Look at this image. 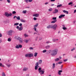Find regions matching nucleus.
Masks as SVG:
<instances>
[{
	"label": "nucleus",
	"mask_w": 76,
	"mask_h": 76,
	"mask_svg": "<svg viewBox=\"0 0 76 76\" xmlns=\"http://www.w3.org/2000/svg\"><path fill=\"white\" fill-rule=\"evenodd\" d=\"M52 28L54 29V30H56V28H57V25L56 24H55L53 26L52 25Z\"/></svg>",
	"instance_id": "nucleus-5"
},
{
	"label": "nucleus",
	"mask_w": 76,
	"mask_h": 76,
	"mask_svg": "<svg viewBox=\"0 0 76 76\" xmlns=\"http://www.w3.org/2000/svg\"><path fill=\"white\" fill-rule=\"evenodd\" d=\"M73 4V3L72 2H70L68 4L69 5H71V4Z\"/></svg>",
	"instance_id": "nucleus-47"
},
{
	"label": "nucleus",
	"mask_w": 76,
	"mask_h": 76,
	"mask_svg": "<svg viewBox=\"0 0 76 76\" xmlns=\"http://www.w3.org/2000/svg\"><path fill=\"white\" fill-rule=\"evenodd\" d=\"M67 61V59H66L64 60V61Z\"/></svg>",
	"instance_id": "nucleus-61"
},
{
	"label": "nucleus",
	"mask_w": 76,
	"mask_h": 76,
	"mask_svg": "<svg viewBox=\"0 0 76 76\" xmlns=\"http://www.w3.org/2000/svg\"><path fill=\"white\" fill-rule=\"evenodd\" d=\"M75 50V48H74L73 49H71V51H73V50Z\"/></svg>",
	"instance_id": "nucleus-48"
},
{
	"label": "nucleus",
	"mask_w": 76,
	"mask_h": 76,
	"mask_svg": "<svg viewBox=\"0 0 76 76\" xmlns=\"http://www.w3.org/2000/svg\"><path fill=\"white\" fill-rule=\"evenodd\" d=\"M8 67H9L10 66V65L6 64Z\"/></svg>",
	"instance_id": "nucleus-52"
},
{
	"label": "nucleus",
	"mask_w": 76,
	"mask_h": 76,
	"mask_svg": "<svg viewBox=\"0 0 76 76\" xmlns=\"http://www.w3.org/2000/svg\"><path fill=\"white\" fill-rule=\"evenodd\" d=\"M52 41L53 42H56V41H58V39H52Z\"/></svg>",
	"instance_id": "nucleus-11"
},
{
	"label": "nucleus",
	"mask_w": 76,
	"mask_h": 76,
	"mask_svg": "<svg viewBox=\"0 0 76 76\" xmlns=\"http://www.w3.org/2000/svg\"><path fill=\"white\" fill-rule=\"evenodd\" d=\"M28 70V67H25L23 68V71H26Z\"/></svg>",
	"instance_id": "nucleus-13"
},
{
	"label": "nucleus",
	"mask_w": 76,
	"mask_h": 76,
	"mask_svg": "<svg viewBox=\"0 0 76 76\" xmlns=\"http://www.w3.org/2000/svg\"><path fill=\"white\" fill-rule=\"evenodd\" d=\"M34 20H37V18L35 17H34L33 18Z\"/></svg>",
	"instance_id": "nucleus-49"
},
{
	"label": "nucleus",
	"mask_w": 76,
	"mask_h": 76,
	"mask_svg": "<svg viewBox=\"0 0 76 76\" xmlns=\"http://www.w3.org/2000/svg\"><path fill=\"white\" fill-rule=\"evenodd\" d=\"M61 15L62 18L64 17L65 16V15Z\"/></svg>",
	"instance_id": "nucleus-44"
},
{
	"label": "nucleus",
	"mask_w": 76,
	"mask_h": 76,
	"mask_svg": "<svg viewBox=\"0 0 76 76\" xmlns=\"http://www.w3.org/2000/svg\"><path fill=\"white\" fill-rule=\"evenodd\" d=\"M38 66H35V70H37L38 69Z\"/></svg>",
	"instance_id": "nucleus-39"
},
{
	"label": "nucleus",
	"mask_w": 76,
	"mask_h": 76,
	"mask_svg": "<svg viewBox=\"0 0 76 76\" xmlns=\"http://www.w3.org/2000/svg\"><path fill=\"white\" fill-rule=\"evenodd\" d=\"M38 66H39V63H38V62H37L36 64V66L38 67Z\"/></svg>",
	"instance_id": "nucleus-29"
},
{
	"label": "nucleus",
	"mask_w": 76,
	"mask_h": 76,
	"mask_svg": "<svg viewBox=\"0 0 76 76\" xmlns=\"http://www.w3.org/2000/svg\"><path fill=\"white\" fill-rule=\"evenodd\" d=\"M5 15L7 17H9V16H11L12 15V14L11 13L9 14L7 12H5Z\"/></svg>",
	"instance_id": "nucleus-3"
},
{
	"label": "nucleus",
	"mask_w": 76,
	"mask_h": 76,
	"mask_svg": "<svg viewBox=\"0 0 76 76\" xmlns=\"http://www.w3.org/2000/svg\"><path fill=\"white\" fill-rule=\"evenodd\" d=\"M62 6V4H60V5H58L57 6V8L60 7H61V6Z\"/></svg>",
	"instance_id": "nucleus-28"
},
{
	"label": "nucleus",
	"mask_w": 76,
	"mask_h": 76,
	"mask_svg": "<svg viewBox=\"0 0 76 76\" xmlns=\"http://www.w3.org/2000/svg\"><path fill=\"white\" fill-rule=\"evenodd\" d=\"M13 32V30H10L7 31V34L9 36H12V33Z\"/></svg>",
	"instance_id": "nucleus-2"
},
{
	"label": "nucleus",
	"mask_w": 76,
	"mask_h": 76,
	"mask_svg": "<svg viewBox=\"0 0 76 76\" xmlns=\"http://www.w3.org/2000/svg\"><path fill=\"white\" fill-rule=\"evenodd\" d=\"M29 2H32V0H28Z\"/></svg>",
	"instance_id": "nucleus-60"
},
{
	"label": "nucleus",
	"mask_w": 76,
	"mask_h": 76,
	"mask_svg": "<svg viewBox=\"0 0 76 76\" xmlns=\"http://www.w3.org/2000/svg\"><path fill=\"white\" fill-rule=\"evenodd\" d=\"M15 48H16L19 49V45H16V46L15 47Z\"/></svg>",
	"instance_id": "nucleus-31"
},
{
	"label": "nucleus",
	"mask_w": 76,
	"mask_h": 76,
	"mask_svg": "<svg viewBox=\"0 0 76 76\" xmlns=\"http://www.w3.org/2000/svg\"><path fill=\"white\" fill-rule=\"evenodd\" d=\"M48 4V2H47L45 3V5Z\"/></svg>",
	"instance_id": "nucleus-59"
},
{
	"label": "nucleus",
	"mask_w": 76,
	"mask_h": 76,
	"mask_svg": "<svg viewBox=\"0 0 76 76\" xmlns=\"http://www.w3.org/2000/svg\"><path fill=\"white\" fill-rule=\"evenodd\" d=\"M46 52H47V50H44L43 51V53H45Z\"/></svg>",
	"instance_id": "nucleus-41"
},
{
	"label": "nucleus",
	"mask_w": 76,
	"mask_h": 76,
	"mask_svg": "<svg viewBox=\"0 0 76 76\" xmlns=\"http://www.w3.org/2000/svg\"><path fill=\"white\" fill-rule=\"evenodd\" d=\"M19 25V23H15L14 24V26H17V25Z\"/></svg>",
	"instance_id": "nucleus-36"
},
{
	"label": "nucleus",
	"mask_w": 76,
	"mask_h": 76,
	"mask_svg": "<svg viewBox=\"0 0 76 76\" xmlns=\"http://www.w3.org/2000/svg\"><path fill=\"white\" fill-rule=\"evenodd\" d=\"M45 70L44 69H43L42 70H41V72H42L40 73V75H43L44 73V72H45V71H44Z\"/></svg>",
	"instance_id": "nucleus-8"
},
{
	"label": "nucleus",
	"mask_w": 76,
	"mask_h": 76,
	"mask_svg": "<svg viewBox=\"0 0 76 76\" xmlns=\"http://www.w3.org/2000/svg\"><path fill=\"white\" fill-rule=\"evenodd\" d=\"M55 67H56V66H55V64H54V63L53 64V67H52L53 69H54V68H55Z\"/></svg>",
	"instance_id": "nucleus-21"
},
{
	"label": "nucleus",
	"mask_w": 76,
	"mask_h": 76,
	"mask_svg": "<svg viewBox=\"0 0 76 76\" xmlns=\"http://www.w3.org/2000/svg\"><path fill=\"white\" fill-rule=\"evenodd\" d=\"M17 28L18 29L19 31H22V29H23V27L22 26H21L19 27L18 26H17Z\"/></svg>",
	"instance_id": "nucleus-4"
},
{
	"label": "nucleus",
	"mask_w": 76,
	"mask_h": 76,
	"mask_svg": "<svg viewBox=\"0 0 76 76\" xmlns=\"http://www.w3.org/2000/svg\"><path fill=\"white\" fill-rule=\"evenodd\" d=\"M19 41L20 43H22V42H23V41H22V39H21L20 40H19Z\"/></svg>",
	"instance_id": "nucleus-32"
},
{
	"label": "nucleus",
	"mask_w": 76,
	"mask_h": 76,
	"mask_svg": "<svg viewBox=\"0 0 76 76\" xmlns=\"http://www.w3.org/2000/svg\"><path fill=\"white\" fill-rule=\"evenodd\" d=\"M57 22V20H54L51 22V23H55V22Z\"/></svg>",
	"instance_id": "nucleus-17"
},
{
	"label": "nucleus",
	"mask_w": 76,
	"mask_h": 76,
	"mask_svg": "<svg viewBox=\"0 0 76 76\" xmlns=\"http://www.w3.org/2000/svg\"><path fill=\"white\" fill-rule=\"evenodd\" d=\"M62 18V17H61V15L59 16V19H61V18Z\"/></svg>",
	"instance_id": "nucleus-56"
},
{
	"label": "nucleus",
	"mask_w": 76,
	"mask_h": 76,
	"mask_svg": "<svg viewBox=\"0 0 76 76\" xmlns=\"http://www.w3.org/2000/svg\"><path fill=\"white\" fill-rule=\"evenodd\" d=\"M38 26V23H37L35 25H34V28H37V26Z\"/></svg>",
	"instance_id": "nucleus-19"
},
{
	"label": "nucleus",
	"mask_w": 76,
	"mask_h": 76,
	"mask_svg": "<svg viewBox=\"0 0 76 76\" xmlns=\"http://www.w3.org/2000/svg\"><path fill=\"white\" fill-rule=\"evenodd\" d=\"M52 19L53 20H56V19H57V18L56 17H53V18Z\"/></svg>",
	"instance_id": "nucleus-38"
},
{
	"label": "nucleus",
	"mask_w": 76,
	"mask_h": 76,
	"mask_svg": "<svg viewBox=\"0 0 76 76\" xmlns=\"http://www.w3.org/2000/svg\"><path fill=\"white\" fill-rule=\"evenodd\" d=\"M41 69H42L41 68H39L38 69V71L39 73H41Z\"/></svg>",
	"instance_id": "nucleus-23"
},
{
	"label": "nucleus",
	"mask_w": 76,
	"mask_h": 76,
	"mask_svg": "<svg viewBox=\"0 0 76 76\" xmlns=\"http://www.w3.org/2000/svg\"><path fill=\"white\" fill-rule=\"evenodd\" d=\"M24 36L26 38V37H29V36L27 34H25L24 35Z\"/></svg>",
	"instance_id": "nucleus-22"
},
{
	"label": "nucleus",
	"mask_w": 76,
	"mask_h": 76,
	"mask_svg": "<svg viewBox=\"0 0 76 76\" xmlns=\"http://www.w3.org/2000/svg\"><path fill=\"white\" fill-rule=\"evenodd\" d=\"M39 40H42V38L40 37V38H39Z\"/></svg>",
	"instance_id": "nucleus-63"
},
{
	"label": "nucleus",
	"mask_w": 76,
	"mask_h": 76,
	"mask_svg": "<svg viewBox=\"0 0 76 76\" xmlns=\"http://www.w3.org/2000/svg\"><path fill=\"white\" fill-rule=\"evenodd\" d=\"M36 33H34V34H36V35H37V34H38L37 33H38V31H36Z\"/></svg>",
	"instance_id": "nucleus-51"
},
{
	"label": "nucleus",
	"mask_w": 76,
	"mask_h": 76,
	"mask_svg": "<svg viewBox=\"0 0 76 76\" xmlns=\"http://www.w3.org/2000/svg\"><path fill=\"white\" fill-rule=\"evenodd\" d=\"M34 56V54L33 53H29V57H31Z\"/></svg>",
	"instance_id": "nucleus-12"
},
{
	"label": "nucleus",
	"mask_w": 76,
	"mask_h": 76,
	"mask_svg": "<svg viewBox=\"0 0 76 76\" xmlns=\"http://www.w3.org/2000/svg\"><path fill=\"white\" fill-rule=\"evenodd\" d=\"M58 60H60V59H59V58H56V59H55V61H58Z\"/></svg>",
	"instance_id": "nucleus-27"
},
{
	"label": "nucleus",
	"mask_w": 76,
	"mask_h": 76,
	"mask_svg": "<svg viewBox=\"0 0 76 76\" xmlns=\"http://www.w3.org/2000/svg\"><path fill=\"white\" fill-rule=\"evenodd\" d=\"M42 60H41L39 61V62L38 63H39V64H42Z\"/></svg>",
	"instance_id": "nucleus-15"
},
{
	"label": "nucleus",
	"mask_w": 76,
	"mask_h": 76,
	"mask_svg": "<svg viewBox=\"0 0 76 76\" xmlns=\"http://www.w3.org/2000/svg\"><path fill=\"white\" fill-rule=\"evenodd\" d=\"M37 55H38V53L35 52L34 54V56L35 57H37Z\"/></svg>",
	"instance_id": "nucleus-24"
},
{
	"label": "nucleus",
	"mask_w": 76,
	"mask_h": 76,
	"mask_svg": "<svg viewBox=\"0 0 76 76\" xmlns=\"http://www.w3.org/2000/svg\"><path fill=\"white\" fill-rule=\"evenodd\" d=\"M26 76H29V74H27L26 75Z\"/></svg>",
	"instance_id": "nucleus-64"
},
{
	"label": "nucleus",
	"mask_w": 76,
	"mask_h": 76,
	"mask_svg": "<svg viewBox=\"0 0 76 76\" xmlns=\"http://www.w3.org/2000/svg\"><path fill=\"white\" fill-rule=\"evenodd\" d=\"M33 16L34 17H38L39 16V14H35L33 15Z\"/></svg>",
	"instance_id": "nucleus-7"
},
{
	"label": "nucleus",
	"mask_w": 76,
	"mask_h": 76,
	"mask_svg": "<svg viewBox=\"0 0 76 76\" xmlns=\"http://www.w3.org/2000/svg\"><path fill=\"white\" fill-rule=\"evenodd\" d=\"M7 41H9V42H10V41H11V39L10 38H8Z\"/></svg>",
	"instance_id": "nucleus-34"
},
{
	"label": "nucleus",
	"mask_w": 76,
	"mask_h": 76,
	"mask_svg": "<svg viewBox=\"0 0 76 76\" xmlns=\"http://www.w3.org/2000/svg\"><path fill=\"white\" fill-rule=\"evenodd\" d=\"M29 50H34V48L32 47H30L29 48Z\"/></svg>",
	"instance_id": "nucleus-40"
},
{
	"label": "nucleus",
	"mask_w": 76,
	"mask_h": 76,
	"mask_svg": "<svg viewBox=\"0 0 76 76\" xmlns=\"http://www.w3.org/2000/svg\"><path fill=\"white\" fill-rule=\"evenodd\" d=\"M63 63V62H59L58 63V64H61V63Z\"/></svg>",
	"instance_id": "nucleus-55"
},
{
	"label": "nucleus",
	"mask_w": 76,
	"mask_h": 76,
	"mask_svg": "<svg viewBox=\"0 0 76 76\" xmlns=\"http://www.w3.org/2000/svg\"><path fill=\"white\" fill-rule=\"evenodd\" d=\"M22 39V38H20V37H18V38L17 39H18V40H20V39Z\"/></svg>",
	"instance_id": "nucleus-46"
},
{
	"label": "nucleus",
	"mask_w": 76,
	"mask_h": 76,
	"mask_svg": "<svg viewBox=\"0 0 76 76\" xmlns=\"http://www.w3.org/2000/svg\"><path fill=\"white\" fill-rule=\"evenodd\" d=\"M2 76H6V75H5V74H4V72H2Z\"/></svg>",
	"instance_id": "nucleus-33"
},
{
	"label": "nucleus",
	"mask_w": 76,
	"mask_h": 76,
	"mask_svg": "<svg viewBox=\"0 0 76 76\" xmlns=\"http://www.w3.org/2000/svg\"><path fill=\"white\" fill-rule=\"evenodd\" d=\"M16 18L18 20H20V16H19L17 17Z\"/></svg>",
	"instance_id": "nucleus-30"
},
{
	"label": "nucleus",
	"mask_w": 76,
	"mask_h": 76,
	"mask_svg": "<svg viewBox=\"0 0 76 76\" xmlns=\"http://www.w3.org/2000/svg\"><path fill=\"white\" fill-rule=\"evenodd\" d=\"M46 44H49V43H51V42L50 41H48L46 42Z\"/></svg>",
	"instance_id": "nucleus-37"
},
{
	"label": "nucleus",
	"mask_w": 76,
	"mask_h": 76,
	"mask_svg": "<svg viewBox=\"0 0 76 76\" xmlns=\"http://www.w3.org/2000/svg\"><path fill=\"white\" fill-rule=\"evenodd\" d=\"M28 41H29L28 40H26V43H28Z\"/></svg>",
	"instance_id": "nucleus-53"
},
{
	"label": "nucleus",
	"mask_w": 76,
	"mask_h": 76,
	"mask_svg": "<svg viewBox=\"0 0 76 76\" xmlns=\"http://www.w3.org/2000/svg\"><path fill=\"white\" fill-rule=\"evenodd\" d=\"M7 1L8 3H10V0H7Z\"/></svg>",
	"instance_id": "nucleus-50"
},
{
	"label": "nucleus",
	"mask_w": 76,
	"mask_h": 76,
	"mask_svg": "<svg viewBox=\"0 0 76 76\" xmlns=\"http://www.w3.org/2000/svg\"><path fill=\"white\" fill-rule=\"evenodd\" d=\"M27 12V11L26 10H23V13H24V14H26V12Z\"/></svg>",
	"instance_id": "nucleus-26"
},
{
	"label": "nucleus",
	"mask_w": 76,
	"mask_h": 76,
	"mask_svg": "<svg viewBox=\"0 0 76 76\" xmlns=\"http://www.w3.org/2000/svg\"><path fill=\"white\" fill-rule=\"evenodd\" d=\"M63 12L64 13H66V14H68V13H69V12H68V11H66L65 10H64L63 11Z\"/></svg>",
	"instance_id": "nucleus-14"
},
{
	"label": "nucleus",
	"mask_w": 76,
	"mask_h": 76,
	"mask_svg": "<svg viewBox=\"0 0 76 76\" xmlns=\"http://www.w3.org/2000/svg\"><path fill=\"white\" fill-rule=\"evenodd\" d=\"M21 22H25V20L22 19H21L20 20Z\"/></svg>",
	"instance_id": "nucleus-25"
},
{
	"label": "nucleus",
	"mask_w": 76,
	"mask_h": 76,
	"mask_svg": "<svg viewBox=\"0 0 76 76\" xmlns=\"http://www.w3.org/2000/svg\"><path fill=\"white\" fill-rule=\"evenodd\" d=\"M58 50L57 49H55L53 50H50L49 51V53H50L51 55L52 56H55L57 54Z\"/></svg>",
	"instance_id": "nucleus-1"
},
{
	"label": "nucleus",
	"mask_w": 76,
	"mask_h": 76,
	"mask_svg": "<svg viewBox=\"0 0 76 76\" xmlns=\"http://www.w3.org/2000/svg\"><path fill=\"white\" fill-rule=\"evenodd\" d=\"M47 28L48 29H49L50 28H53V27H52V25L48 26H47Z\"/></svg>",
	"instance_id": "nucleus-9"
},
{
	"label": "nucleus",
	"mask_w": 76,
	"mask_h": 76,
	"mask_svg": "<svg viewBox=\"0 0 76 76\" xmlns=\"http://www.w3.org/2000/svg\"><path fill=\"white\" fill-rule=\"evenodd\" d=\"M53 10V9L52 8H50L49 9V12H50L51 11H52Z\"/></svg>",
	"instance_id": "nucleus-42"
},
{
	"label": "nucleus",
	"mask_w": 76,
	"mask_h": 76,
	"mask_svg": "<svg viewBox=\"0 0 76 76\" xmlns=\"http://www.w3.org/2000/svg\"><path fill=\"white\" fill-rule=\"evenodd\" d=\"M16 13V11H13L12 12V14H15V13Z\"/></svg>",
	"instance_id": "nucleus-45"
},
{
	"label": "nucleus",
	"mask_w": 76,
	"mask_h": 76,
	"mask_svg": "<svg viewBox=\"0 0 76 76\" xmlns=\"http://www.w3.org/2000/svg\"><path fill=\"white\" fill-rule=\"evenodd\" d=\"M50 45H48L45 47L46 49H48L49 48H50Z\"/></svg>",
	"instance_id": "nucleus-18"
},
{
	"label": "nucleus",
	"mask_w": 76,
	"mask_h": 76,
	"mask_svg": "<svg viewBox=\"0 0 76 76\" xmlns=\"http://www.w3.org/2000/svg\"><path fill=\"white\" fill-rule=\"evenodd\" d=\"M63 29L64 30H65V29H67V28H66V27H63Z\"/></svg>",
	"instance_id": "nucleus-43"
},
{
	"label": "nucleus",
	"mask_w": 76,
	"mask_h": 76,
	"mask_svg": "<svg viewBox=\"0 0 76 76\" xmlns=\"http://www.w3.org/2000/svg\"><path fill=\"white\" fill-rule=\"evenodd\" d=\"M25 1H26V3H28V0H26Z\"/></svg>",
	"instance_id": "nucleus-58"
},
{
	"label": "nucleus",
	"mask_w": 76,
	"mask_h": 76,
	"mask_svg": "<svg viewBox=\"0 0 76 76\" xmlns=\"http://www.w3.org/2000/svg\"><path fill=\"white\" fill-rule=\"evenodd\" d=\"M55 11H54L53 12V13L54 14H56V13H57L58 12V10L57 9H55L54 10Z\"/></svg>",
	"instance_id": "nucleus-6"
},
{
	"label": "nucleus",
	"mask_w": 76,
	"mask_h": 76,
	"mask_svg": "<svg viewBox=\"0 0 76 76\" xmlns=\"http://www.w3.org/2000/svg\"><path fill=\"white\" fill-rule=\"evenodd\" d=\"M29 57V53H27L25 55V57Z\"/></svg>",
	"instance_id": "nucleus-16"
},
{
	"label": "nucleus",
	"mask_w": 76,
	"mask_h": 76,
	"mask_svg": "<svg viewBox=\"0 0 76 76\" xmlns=\"http://www.w3.org/2000/svg\"><path fill=\"white\" fill-rule=\"evenodd\" d=\"M22 23H20L19 24V26H22Z\"/></svg>",
	"instance_id": "nucleus-54"
},
{
	"label": "nucleus",
	"mask_w": 76,
	"mask_h": 76,
	"mask_svg": "<svg viewBox=\"0 0 76 76\" xmlns=\"http://www.w3.org/2000/svg\"><path fill=\"white\" fill-rule=\"evenodd\" d=\"M56 0H51V1L53 2V1H55Z\"/></svg>",
	"instance_id": "nucleus-62"
},
{
	"label": "nucleus",
	"mask_w": 76,
	"mask_h": 76,
	"mask_svg": "<svg viewBox=\"0 0 76 76\" xmlns=\"http://www.w3.org/2000/svg\"><path fill=\"white\" fill-rule=\"evenodd\" d=\"M38 37H37L36 39H35V40L36 41H37V40H38Z\"/></svg>",
	"instance_id": "nucleus-57"
},
{
	"label": "nucleus",
	"mask_w": 76,
	"mask_h": 76,
	"mask_svg": "<svg viewBox=\"0 0 76 76\" xmlns=\"http://www.w3.org/2000/svg\"><path fill=\"white\" fill-rule=\"evenodd\" d=\"M0 67H4V65L3 64H2V63H0Z\"/></svg>",
	"instance_id": "nucleus-20"
},
{
	"label": "nucleus",
	"mask_w": 76,
	"mask_h": 76,
	"mask_svg": "<svg viewBox=\"0 0 76 76\" xmlns=\"http://www.w3.org/2000/svg\"><path fill=\"white\" fill-rule=\"evenodd\" d=\"M62 72H63V71L62 70H59L58 72V75H61V73Z\"/></svg>",
	"instance_id": "nucleus-10"
},
{
	"label": "nucleus",
	"mask_w": 76,
	"mask_h": 76,
	"mask_svg": "<svg viewBox=\"0 0 76 76\" xmlns=\"http://www.w3.org/2000/svg\"><path fill=\"white\" fill-rule=\"evenodd\" d=\"M18 47L19 48H22V45H18Z\"/></svg>",
	"instance_id": "nucleus-35"
}]
</instances>
